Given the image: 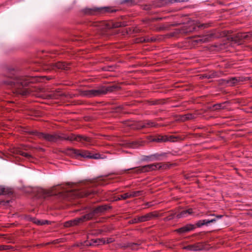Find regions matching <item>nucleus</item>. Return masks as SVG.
I'll return each instance as SVG.
<instances>
[{
  "label": "nucleus",
  "mask_w": 252,
  "mask_h": 252,
  "mask_svg": "<svg viewBox=\"0 0 252 252\" xmlns=\"http://www.w3.org/2000/svg\"><path fill=\"white\" fill-rule=\"evenodd\" d=\"M104 179H98L91 182H87L79 185H75L74 189H68L63 187L57 186L53 187L48 191L44 190V193L48 196L59 195L64 199H72L76 197H83L94 194L95 191L89 189L97 185H103Z\"/></svg>",
  "instance_id": "f257e3e1"
},
{
  "label": "nucleus",
  "mask_w": 252,
  "mask_h": 252,
  "mask_svg": "<svg viewBox=\"0 0 252 252\" xmlns=\"http://www.w3.org/2000/svg\"><path fill=\"white\" fill-rule=\"evenodd\" d=\"M3 77L2 84L6 86L13 93L23 95L29 94L28 85L33 81L31 77L18 76L13 69L9 71Z\"/></svg>",
  "instance_id": "f03ea898"
},
{
  "label": "nucleus",
  "mask_w": 252,
  "mask_h": 252,
  "mask_svg": "<svg viewBox=\"0 0 252 252\" xmlns=\"http://www.w3.org/2000/svg\"><path fill=\"white\" fill-rule=\"evenodd\" d=\"M30 133L33 135H35L40 139H44L46 141L51 142H57L63 140H67L70 141H76L81 142L84 144H90L92 143V139L90 137L81 136L75 135L74 134H70L69 135H60L56 133L50 134L39 132L36 130L31 131Z\"/></svg>",
  "instance_id": "7ed1b4c3"
},
{
  "label": "nucleus",
  "mask_w": 252,
  "mask_h": 252,
  "mask_svg": "<svg viewBox=\"0 0 252 252\" xmlns=\"http://www.w3.org/2000/svg\"><path fill=\"white\" fill-rule=\"evenodd\" d=\"M108 209L106 205L98 206L97 208L93 210L90 213L84 215L80 218H76L73 220L66 221L64 223V227H68L73 226L80 224L81 222L89 220L98 214L104 212Z\"/></svg>",
  "instance_id": "20e7f679"
},
{
  "label": "nucleus",
  "mask_w": 252,
  "mask_h": 252,
  "mask_svg": "<svg viewBox=\"0 0 252 252\" xmlns=\"http://www.w3.org/2000/svg\"><path fill=\"white\" fill-rule=\"evenodd\" d=\"M116 89L115 86H109L107 87L101 86L97 89H92L82 91L81 95L87 97H93L105 94L108 92L114 91Z\"/></svg>",
  "instance_id": "39448f33"
},
{
  "label": "nucleus",
  "mask_w": 252,
  "mask_h": 252,
  "mask_svg": "<svg viewBox=\"0 0 252 252\" xmlns=\"http://www.w3.org/2000/svg\"><path fill=\"white\" fill-rule=\"evenodd\" d=\"M222 217V215H218L214 218L210 220H199L195 223V225L191 224H187L186 226L177 229L176 231L179 234L186 233L194 229L195 226L200 227L203 225L208 226L211 223L215 222L218 219L221 218Z\"/></svg>",
  "instance_id": "423d86ee"
},
{
  "label": "nucleus",
  "mask_w": 252,
  "mask_h": 252,
  "mask_svg": "<svg viewBox=\"0 0 252 252\" xmlns=\"http://www.w3.org/2000/svg\"><path fill=\"white\" fill-rule=\"evenodd\" d=\"M91 26H93L98 31L104 32L106 30L117 28L122 26H125V25L121 23H114L112 21H102V22H91L90 23Z\"/></svg>",
  "instance_id": "0eeeda50"
},
{
  "label": "nucleus",
  "mask_w": 252,
  "mask_h": 252,
  "mask_svg": "<svg viewBox=\"0 0 252 252\" xmlns=\"http://www.w3.org/2000/svg\"><path fill=\"white\" fill-rule=\"evenodd\" d=\"M167 165L166 164H161L160 163H154L148 164L138 167H134L125 170V171L129 170H133V173L136 174H140L146 172H149L156 169H160L162 168H166Z\"/></svg>",
  "instance_id": "6e6552de"
},
{
  "label": "nucleus",
  "mask_w": 252,
  "mask_h": 252,
  "mask_svg": "<svg viewBox=\"0 0 252 252\" xmlns=\"http://www.w3.org/2000/svg\"><path fill=\"white\" fill-rule=\"evenodd\" d=\"M116 11H117V9L113 8L111 7H95L93 8H86L84 9V12L85 13L90 15L102 13H113L115 12Z\"/></svg>",
  "instance_id": "1a4fd4ad"
},
{
  "label": "nucleus",
  "mask_w": 252,
  "mask_h": 252,
  "mask_svg": "<svg viewBox=\"0 0 252 252\" xmlns=\"http://www.w3.org/2000/svg\"><path fill=\"white\" fill-rule=\"evenodd\" d=\"M67 154L72 156L77 157H81L82 158H90L98 159L100 158V155L98 154L91 155V154L87 151H82L76 150L74 149H69L68 150Z\"/></svg>",
  "instance_id": "9d476101"
},
{
  "label": "nucleus",
  "mask_w": 252,
  "mask_h": 252,
  "mask_svg": "<svg viewBox=\"0 0 252 252\" xmlns=\"http://www.w3.org/2000/svg\"><path fill=\"white\" fill-rule=\"evenodd\" d=\"M107 237H102L101 238H95L90 239L85 242V245L91 246H97L104 244L105 243H109L114 241L113 237H110L109 239H107Z\"/></svg>",
  "instance_id": "9b49d317"
},
{
  "label": "nucleus",
  "mask_w": 252,
  "mask_h": 252,
  "mask_svg": "<svg viewBox=\"0 0 252 252\" xmlns=\"http://www.w3.org/2000/svg\"><path fill=\"white\" fill-rule=\"evenodd\" d=\"M70 64L66 63L64 62H58L50 64V67L53 69H61L63 70H67L70 68Z\"/></svg>",
  "instance_id": "f8f14e48"
},
{
  "label": "nucleus",
  "mask_w": 252,
  "mask_h": 252,
  "mask_svg": "<svg viewBox=\"0 0 252 252\" xmlns=\"http://www.w3.org/2000/svg\"><path fill=\"white\" fill-rule=\"evenodd\" d=\"M157 212L156 211H154L142 216H139V220H140V222L147 221L151 220L154 218L158 217V214Z\"/></svg>",
  "instance_id": "ddd939ff"
},
{
  "label": "nucleus",
  "mask_w": 252,
  "mask_h": 252,
  "mask_svg": "<svg viewBox=\"0 0 252 252\" xmlns=\"http://www.w3.org/2000/svg\"><path fill=\"white\" fill-rule=\"evenodd\" d=\"M153 141L158 142L165 141L174 142L176 141V137L173 136H158V137L157 138L153 139Z\"/></svg>",
  "instance_id": "4468645a"
},
{
  "label": "nucleus",
  "mask_w": 252,
  "mask_h": 252,
  "mask_svg": "<svg viewBox=\"0 0 252 252\" xmlns=\"http://www.w3.org/2000/svg\"><path fill=\"white\" fill-rule=\"evenodd\" d=\"M27 220L32 221V222L38 225H43L46 224H49L51 223V222L48 220H38L34 217H32L30 216L27 217Z\"/></svg>",
  "instance_id": "2eb2a0df"
},
{
  "label": "nucleus",
  "mask_w": 252,
  "mask_h": 252,
  "mask_svg": "<svg viewBox=\"0 0 252 252\" xmlns=\"http://www.w3.org/2000/svg\"><path fill=\"white\" fill-rule=\"evenodd\" d=\"M186 249L193 251H201L204 249V245L202 243H198L194 245H189L186 247Z\"/></svg>",
  "instance_id": "dca6fc26"
},
{
  "label": "nucleus",
  "mask_w": 252,
  "mask_h": 252,
  "mask_svg": "<svg viewBox=\"0 0 252 252\" xmlns=\"http://www.w3.org/2000/svg\"><path fill=\"white\" fill-rule=\"evenodd\" d=\"M193 214V210L191 208L188 209L186 210H183L180 213H179L176 215V218L180 219L182 218H186L190 215Z\"/></svg>",
  "instance_id": "f3484780"
},
{
  "label": "nucleus",
  "mask_w": 252,
  "mask_h": 252,
  "mask_svg": "<svg viewBox=\"0 0 252 252\" xmlns=\"http://www.w3.org/2000/svg\"><path fill=\"white\" fill-rule=\"evenodd\" d=\"M212 35H205L201 36L198 37L196 39H195L194 41L196 43H204L209 41L211 38L212 37Z\"/></svg>",
  "instance_id": "a211bd4d"
},
{
  "label": "nucleus",
  "mask_w": 252,
  "mask_h": 252,
  "mask_svg": "<svg viewBox=\"0 0 252 252\" xmlns=\"http://www.w3.org/2000/svg\"><path fill=\"white\" fill-rule=\"evenodd\" d=\"M105 199L110 201H118L120 198L115 195L112 191H108L106 193Z\"/></svg>",
  "instance_id": "6ab92c4d"
},
{
  "label": "nucleus",
  "mask_w": 252,
  "mask_h": 252,
  "mask_svg": "<svg viewBox=\"0 0 252 252\" xmlns=\"http://www.w3.org/2000/svg\"><path fill=\"white\" fill-rule=\"evenodd\" d=\"M128 126H130L131 128L133 129H141L142 128H145L144 127V121L139 122H132L128 124Z\"/></svg>",
  "instance_id": "aec40b11"
},
{
  "label": "nucleus",
  "mask_w": 252,
  "mask_h": 252,
  "mask_svg": "<svg viewBox=\"0 0 252 252\" xmlns=\"http://www.w3.org/2000/svg\"><path fill=\"white\" fill-rule=\"evenodd\" d=\"M169 214L165 218L163 219V220L167 221L173 220L174 218H176V212H174L173 210H171L169 212Z\"/></svg>",
  "instance_id": "412c9836"
},
{
  "label": "nucleus",
  "mask_w": 252,
  "mask_h": 252,
  "mask_svg": "<svg viewBox=\"0 0 252 252\" xmlns=\"http://www.w3.org/2000/svg\"><path fill=\"white\" fill-rule=\"evenodd\" d=\"M144 127L145 128L156 127L158 126V124L155 123L154 122L149 120L144 121Z\"/></svg>",
  "instance_id": "4be33fe9"
},
{
  "label": "nucleus",
  "mask_w": 252,
  "mask_h": 252,
  "mask_svg": "<svg viewBox=\"0 0 252 252\" xmlns=\"http://www.w3.org/2000/svg\"><path fill=\"white\" fill-rule=\"evenodd\" d=\"M238 80L239 79L237 77H232L229 79L225 80V81L229 85L234 86L238 83Z\"/></svg>",
  "instance_id": "5701e85b"
},
{
  "label": "nucleus",
  "mask_w": 252,
  "mask_h": 252,
  "mask_svg": "<svg viewBox=\"0 0 252 252\" xmlns=\"http://www.w3.org/2000/svg\"><path fill=\"white\" fill-rule=\"evenodd\" d=\"M11 193V191L8 188L0 186V195L9 194Z\"/></svg>",
  "instance_id": "b1692460"
},
{
  "label": "nucleus",
  "mask_w": 252,
  "mask_h": 252,
  "mask_svg": "<svg viewBox=\"0 0 252 252\" xmlns=\"http://www.w3.org/2000/svg\"><path fill=\"white\" fill-rule=\"evenodd\" d=\"M130 193V198L135 197L142 195L144 193L143 190L131 191Z\"/></svg>",
  "instance_id": "393cba45"
},
{
  "label": "nucleus",
  "mask_w": 252,
  "mask_h": 252,
  "mask_svg": "<svg viewBox=\"0 0 252 252\" xmlns=\"http://www.w3.org/2000/svg\"><path fill=\"white\" fill-rule=\"evenodd\" d=\"M195 118L194 116L191 114H187L184 115H182L181 117V120L186 121L188 120H192Z\"/></svg>",
  "instance_id": "a878e982"
},
{
  "label": "nucleus",
  "mask_w": 252,
  "mask_h": 252,
  "mask_svg": "<svg viewBox=\"0 0 252 252\" xmlns=\"http://www.w3.org/2000/svg\"><path fill=\"white\" fill-rule=\"evenodd\" d=\"M164 154H155L154 155L150 156L149 158L150 160H160V157L164 156Z\"/></svg>",
  "instance_id": "bb28decb"
},
{
  "label": "nucleus",
  "mask_w": 252,
  "mask_h": 252,
  "mask_svg": "<svg viewBox=\"0 0 252 252\" xmlns=\"http://www.w3.org/2000/svg\"><path fill=\"white\" fill-rule=\"evenodd\" d=\"M217 76H218V73L216 72H213L205 74V77L207 78H213Z\"/></svg>",
  "instance_id": "cd10ccee"
},
{
  "label": "nucleus",
  "mask_w": 252,
  "mask_h": 252,
  "mask_svg": "<svg viewBox=\"0 0 252 252\" xmlns=\"http://www.w3.org/2000/svg\"><path fill=\"white\" fill-rule=\"evenodd\" d=\"M122 3H126L128 6H131L136 4L135 0H124Z\"/></svg>",
  "instance_id": "c85d7f7f"
},
{
  "label": "nucleus",
  "mask_w": 252,
  "mask_h": 252,
  "mask_svg": "<svg viewBox=\"0 0 252 252\" xmlns=\"http://www.w3.org/2000/svg\"><path fill=\"white\" fill-rule=\"evenodd\" d=\"M19 154L29 159H31L32 158L31 155L25 152L20 151Z\"/></svg>",
  "instance_id": "c756f323"
},
{
  "label": "nucleus",
  "mask_w": 252,
  "mask_h": 252,
  "mask_svg": "<svg viewBox=\"0 0 252 252\" xmlns=\"http://www.w3.org/2000/svg\"><path fill=\"white\" fill-rule=\"evenodd\" d=\"M251 37H252V32L245 33L241 36V37L244 39H248Z\"/></svg>",
  "instance_id": "7c9ffc66"
},
{
  "label": "nucleus",
  "mask_w": 252,
  "mask_h": 252,
  "mask_svg": "<svg viewBox=\"0 0 252 252\" xmlns=\"http://www.w3.org/2000/svg\"><path fill=\"white\" fill-rule=\"evenodd\" d=\"M121 199H126L127 198H130V193L129 192H126V193H124L123 194H122L120 195V197H119Z\"/></svg>",
  "instance_id": "2f4dec72"
},
{
  "label": "nucleus",
  "mask_w": 252,
  "mask_h": 252,
  "mask_svg": "<svg viewBox=\"0 0 252 252\" xmlns=\"http://www.w3.org/2000/svg\"><path fill=\"white\" fill-rule=\"evenodd\" d=\"M11 248L12 247L10 245H0V251L7 250Z\"/></svg>",
  "instance_id": "473e14b6"
},
{
  "label": "nucleus",
  "mask_w": 252,
  "mask_h": 252,
  "mask_svg": "<svg viewBox=\"0 0 252 252\" xmlns=\"http://www.w3.org/2000/svg\"><path fill=\"white\" fill-rule=\"evenodd\" d=\"M223 108V104H216L215 105H214L213 106V110H219V109H221L222 108Z\"/></svg>",
  "instance_id": "72a5a7b5"
},
{
  "label": "nucleus",
  "mask_w": 252,
  "mask_h": 252,
  "mask_svg": "<svg viewBox=\"0 0 252 252\" xmlns=\"http://www.w3.org/2000/svg\"><path fill=\"white\" fill-rule=\"evenodd\" d=\"M144 41L145 42H153V41H156V38L154 37H146L144 38Z\"/></svg>",
  "instance_id": "f704fd0d"
},
{
  "label": "nucleus",
  "mask_w": 252,
  "mask_h": 252,
  "mask_svg": "<svg viewBox=\"0 0 252 252\" xmlns=\"http://www.w3.org/2000/svg\"><path fill=\"white\" fill-rule=\"evenodd\" d=\"M131 223H138L140 222V220H139V217H137L136 218H135L131 220Z\"/></svg>",
  "instance_id": "c9c22d12"
},
{
  "label": "nucleus",
  "mask_w": 252,
  "mask_h": 252,
  "mask_svg": "<svg viewBox=\"0 0 252 252\" xmlns=\"http://www.w3.org/2000/svg\"><path fill=\"white\" fill-rule=\"evenodd\" d=\"M237 78L239 79L238 83L240 82H243V81H245L248 80V78H246V77H237Z\"/></svg>",
  "instance_id": "e433bc0d"
},
{
  "label": "nucleus",
  "mask_w": 252,
  "mask_h": 252,
  "mask_svg": "<svg viewBox=\"0 0 252 252\" xmlns=\"http://www.w3.org/2000/svg\"><path fill=\"white\" fill-rule=\"evenodd\" d=\"M145 205L146 207L149 208V207L153 206L154 205V204L153 203V202H147L146 203H145Z\"/></svg>",
  "instance_id": "4c0bfd02"
},
{
  "label": "nucleus",
  "mask_w": 252,
  "mask_h": 252,
  "mask_svg": "<svg viewBox=\"0 0 252 252\" xmlns=\"http://www.w3.org/2000/svg\"><path fill=\"white\" fill-rule=\"evenodd\" d=\"M186 0H171L170 2L171 3H173V2H181L185 1Z\"/></svg>",
  "instance_id": "58836bf2"
},
{
  "label": "nucleus",
  "mask_w": 252,
  "mask_h": 252,
  "mask_svg": "<svg viewBox=\"0 0 252 252\" xmlns=\"http://www.w3.org/2000/svg\"><path fill=\"white\" fill-rule=\"evenodd\" d=\"M127 146H129V147H132V148H134V146H133V143H127Z\"/></svg>",
  "instance_id": "ea45409f"
},
{
  "label": "nucleus",
  "mask_w": 252,
  "mask_h": 252,
  "mask_svg": "<svg viewBox=\"0 0 252 252\" xmlns=\"http://www.w3.org/2000/svg\"><path fill=\"white\" fill-rule=\"evenodd\" d=\"M5 236V235H4V234H0V236H1V237Z\"/></svg>",
  "instance_id": "a19ab883"
},
{
  "label": "nucleus",
  "mask_w": 252,
  "mask_h": 252,
  "mask_svg": "<svg viewBox=\"0 0 252 252\" xmlns=\"http://www.w3.org/2000/svg\"><path fill=\"white\" fill-rule=\"evenodd\" d=\"M158 215H159V216H158V217H159V216H163V214H160V215H159V214H158Z\"/></svg>",
  "instance_id": "79ce46f5"
}]
</instances>
